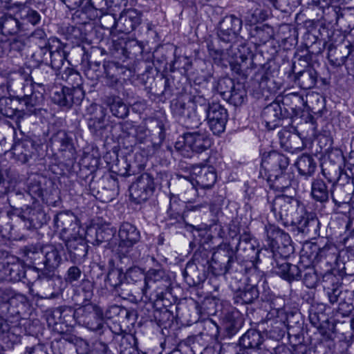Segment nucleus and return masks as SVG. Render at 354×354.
I'll return each instance as SVG.
<instances>
[{"label": "nucleus", "mask_w": 354, "mask_h": 354, "mask_svg": "<svg viewBox=\"0 0 354 354\" xmlns=\"http://www.w3.org/2000/svg\"><path fill=\"white\" fill-rule=\"evenodd\" d=\"M68 53L64 49V48L59 45L55 50H53L50 48L48 64L53 71L55 73L59 71L64 66L66 62H67Z\"/></svg>", "instance_id": "nucleus-39"}, {"label": "nucleus", "mask_w": 354, "mask_h": 354, "mask_svg": "<svg viewBox=\"0 0 354 354\" xmlns=\"http://www.w3.org/2000/svg\"><path fill=\"white\" fill-rule=\"evenodd\" d=\"M267 180L274 189L279 191H283L291 185V174L284 171L282 174H279L277 178H267Z\"/></svg>", "instance_id": "nucleus-55"}, {"label": "nucleus", "mask_w": 354, "mask_h": 354, "mask_svg": "<svg viewBox=\"0 0 354 354\" xmlns=\"http://www.w3.org/2000/svg\"><path fill=\"white\" fill-rule=\"evenodd\" d=\"M19 21L12 15H5L0 17V30L4 35H11L19 30Z\"/></svg>", "instance_id": "nucleus-45"}, {"label": "nucleus", "mask_w": 354, "mask_h": 354, "mask_svg": "<svg viewBox=\"0 0 354 354\" xmlns=\"http://www.w3.org/2000/svg\"><path fill=\"white\" fill-rule=\"evenodd\" d=\"M188 263H192L200 268H207V270L212 272V261H210L209 252L204 248L197 250L194 252L192 261Z\"/></svg>", "instance_id": "nucleus-51"}, {"label": "nucleus", "mask_w": 354, "mask_h": 354, "mask_svg": "<svg viewBox=\"0 0 354 354\" xmlns=\"http://www.w3.org/2000/svg\"><path fill=\"white\" fill-rule=\"evenodd\" d=\"M54 75L55 71L50 68L49 64L35 66L30 73L31 86L36 85L44 91V87L53 80Z\"/></svg>", "instance_id": "nucleus-24"}, {"label": "nucleus", "mask_w": 354, "mask_h": 354, "mask_svg": "<svg viewBox=\"0 0 354 354\" xmlns=\"http://www.w3.org/2000/svg\"><path fill=\"white\" fill-rule=\"evenodd\" d=\"M243 315L239 310L228 312L225 317L224 328L230 337L234 335L243 326Z\"/></svg>", "instance_id": "nucleus-35"}, {"label": "nucleus", "mask_w": 354, "mask_h": 354, "mask_svg": "<svg viewBox=\"0 0 354 354\" xmlns=\"http://www.w3.org/2000/svg\"><path fill=\"white\" fill-rule=\"evenodd\" d=\"M123 274L119 270H110L106 276L105 282L111 288L112 291L122 283Z\"/></svg>", "instance_id": "nucleus-62"}, {"label": "nucleus", "mask_w": 354, "mask_h": 354, "mask_svg": "<svg viewBox=\"0 0 354 354\" xmlns=\"http://www.w3.org/2000/svg\"><path fill=\"white\" fill-rule=\"evenodd\" d=\"M264 339L261 333L254 329H249L239 339V344L242 347L254 351H261Z\"/></svg>", "instance_id": "nucleus-31"}, {"label": "nucleus", "mask_w": 354, "mask_h": 354, "mask_svg": "<svg viewBox=\"0 0 354 354\" xmlns=\"http://www.w3.org/2000/svg\"><path fill=\"white\" fill-rule=\"evenodd\" d=\"M354 293L348 292L347 294L342 297V299L339 301L338 308L337 311L342 317L348 316L353 310L354 306L353 305V296Z\"/></svg>", "instance_id": "nucleus-57"}, {"label": "nucleus", "mask_w": 354, "mask_h": 354, "mask_svg": "<svg viewBox=\"0 0 354 354\" xmlns=\"http://www.w3.org/2000/svg\"><path fill=\"white\" fill-rule=\"evenodd\" d=\"M295 81L302 89H310L317 84V73L313 67L308 66L296 73Z\"/></svg>", "instance_id": "nucleus-34"}, {"label": "nucleus", "mask_w": 354, "mask_h": 354, "mask_svg": "<svg viewBox=\"0 0 354 354\" xmlns=\"http://www.w3.org/2000/svg\"><path fill=\"white\" fill-rule=\"evenodd\" d=\"M279 138L281 145H290V147H293L291 145V142L295 140H300L301 137L297 129L294 126L289 127H285L283 130L279 132Z\"/></svg>", "instance_id": "nucleus-56"}, {"label": "nucleus", "mask_w": 354, "mask_h": 354, "mask_svg": "<svg viewBox=\"0 0 354 354\" xmlns=\"http://www.w3.org/2000/svg\"><path fill=\"white\" fill-rule=\"evenodd\" d=\"M173 113L179 123L187 129H194L207 120L209 129L219 136L225 131L228 120L227 109L218 103L209 104L202 95H194L187 102H176Z\"/></svg>", "instance_id": "nucleus-2"}, {"label": "nucleus", "mask_w": 354, "mask_h": 354, "mask_svg": "<svg viewBox=\"0 0 354 354\" xmlns=\"http://www.w3.org/2000/svg\"><path fill=\"white\" fill-rule=\"evenodd\" d=\"M31 93L17 95L19 105L21 109L23 116L24 115H37L41 110L44 103V93L39 91H35L32 86Z\"/></svg>", "instance_id": "nucleus-18"}, {"label": "nucleus", "mask_w": 354, "mask_h": 354, "mask_svg": "<svg viewBox=\"0 0 354 354\" xmlns=\"http://www.w3.org/2000/svg\"><path fill=\"white\" fill-rule=\"evenodd\" d=\"M266 241L270 251V260L281 257H288L294 251L292 241L288 234L273 225L265 226Z\"/></svg>", "instance_id": "nucleus-6"}, {"label": "nucleus", "mask_w": 354, "mask_h": 354, "mask_svg": "<svg viewBox=\"0 0 354 354\" xmlns=\"http://www.w3.org/2000/svg\"><path fill=\"white\" fill-rule=\"evenodd\" d=\"M343 169L342 166L337 164H325L322 167V171L328 182L333 185L335 180H337L340 171H342Z\"/></svg>", "instance_id": "nucleus-58"}, {"label": "nucleus", "mask_w": 354, "mask_h": 354, "mask_svg": "<svg viewBox=\"0 0 354 354\" xmlns=\"http://www.w3.org/2000/svg\"><path fill=\"white\" fill-rule=\"evenodd\" d=\"M303 252L306 253V260L310 266L319 263L322 266L332 267L336 263L338 257L337 247L334 244L328 243L322 248L316 243H312L309 245V251L304 249Z\"/></svg>", "instance_id": "nucleus-10"}, {"label": "nucleus", "mask_w": 354, "mask_h": 354, "mask_svg": "<svg viewBox=\"0 0 354 354\" xmlns=\"http://www.w3.org/2000/svg\"><path fill=\"white\" fill-rule=\"evenodd\" d=\"M247 98V92L244 86L241 83H236L232 89L225 100L235 106H241Z\"/></svg>", "instance_id": "nucleus-48"}, {"label": "nucleus", "mask_w": 354, "mask_h": 354, "mask_svg": "<svg viewBox=\"0 0 354 354\" xmlns=\"http://www.w3.org/2000/svg\"><path fill=\"white\" fill-rule=\"evenodd\" d=\"M135 138L138 142L144 145H151L153 148L152 153H155L159 148V143L152 142L151 131L145 126H138L136 129Z\"/></svg>", "instance_id": "nucleus-52"}, {"label": "nucleus", "mask_w": 354, "mask_h": 354, "mask_svg": "<svg viewBox=\"0 0 354 354\" xmlns=\"http://www.w3.org/2000/svg\"><path fill=\"white\" fill-rule=\"evenodd\" d=\"M344 274H347V273L333 266L330 267V268L322 275L321 283L324 290L335 286H341Z\"/></svg>", "instance_id": "nucleus-37"}, {"label": "nucleus", "mask_w": 354, "mask_h": 354, "mask_svg": "<svg viewBox=\"0 0 354 354\" xmlns=\"http://www.w3.org/2000/svg\"><path fill=\"white\" fill-rule=\"evenodd\" d=\"M61 249L55 245L43 247L30 245L25 249L26 261L32 266L26 270L19 264L8 263L0 277H8L17 282L27 278L29 282L39 279L49 280L55 276V271L62 261Z\"/></svg>", "instance_id": "nucleus-1"}, {"label": "nucleus", "mask_w": 354, "mask_h": 354, "mask_svg": "<svg viewBox=\"0 0 354 354\" xmlns=\"http://www.w3.org/2000/svg\"><path fill=\"white\" fill-rule=\"evenodd\" d=\"M55 227L60 231V238L64 241L79 234L80 227L76 216L71 212H61L55 216Z\"/></svg>", "instance_id": "nucleus-15"}, {"label": "nucleus", "mask_w": 354, "mask_h": 354, "mask_svg": "<svg viewBox=\"0 0 354 354\" xmlns=\"http://www.w3.org/2000/svg\"><path fill=\"white\" fill-rule=\"evenodd\" d=\"M95 114L88 120V127L90 131L95 136H102L108 125L105 120L106 110L102 106H95Z\"/></svg>", "instance_id": "nucleus-33"}, {"label": "nucleus", "mask_w": 354, "mask_h": 354, "mask_svg": "<svg viewBox=\"0 0 354 354\" xmlns=\"http://www.w3.org/2000/svg\"><path fill=\"white\" fill-rule=\"evenodd\" d=\"M259 291L255 285L248 284L243 289H239L234 296L235 304H250L259 298Z\"/></svg>", "instance_id": "nucleus-36"}, {"label": "nucleus", "mask_w": 354, "mask_h": 354, "mask_svg": "<svg viewBox=\"0 0 354 354\" xmlns=\"http://www.w3.org/2000/svg\"><path fill=\"white\" fill-rule=\"evenodd\" d=\"M192 174L195 176L198 186L202 189H210L217 178L215 168L203 163L193 166Z\"/></svg>", "instance_id": "nucleus-21"}, {"label": "nucleus", "mask_w": 354, "mask_h": 354, "mask_svg": "<svg viewBox=\"0 0 354 354\" xmlns=\"http://www.w3.org/2000/svg\"><path fill=\"white\" fill-rule=\"evenodd\" d=\"M311 195L315 201L321 203L326 202L328 200L329 191L322 179L313 180L311 184Z\"/></svg>", "instance_id": "nucleus-43"}, {"label": "nucleus", "mask_w": 354, "mask_h": 354, "mask_svg": "<svg viewBox=\"0 0 354 354\" xmlns=\"http://www.w3.org/2000/svg\"><path fill=\"white\" fill-rule=\"evenodd\" d=\"M291 225L297 229L298 232L310 236L319 235V221L313 213L307 212L306 207L304 209V214L294 218Z\"/></svg>", "instance_id": "nucleus-19"}, {"label": "nucleus", "mask_w": 354, "mask_h": 354, "mask_svg": "<svg viewBox=\"0 0 354 354\" xmlns=\"http://www.w3.org/2000/svg\"><path fill=\"white\" fill-rule=\"evenodd\" d=\"M324 292L328 298L329 302L334 304L342 299V297L347 294L348 291H343L341 286H335L324 290Z\"/></svg>", "instance_id": "nucleus-64"}, {"label": "nucleus", "mask_w": 354, "mask_h": 354, "mask_svg": "<svg viewBox=\"0 0 354 354\" xmlns=\"http://www.w3.org/2000/svg\"><path fill=\"white\" fill-rule=\"evenodd\" d=\"M115 234V231L109 227H90L86 230L85 239L93 245H100L103 243L110 244Z\"/></svg>", "instance_id": "nucleus-27"}, {"label": "nucleus", "mask_w": 354, "mask_h": 354, "mask_svg": "<svg viewBox=\"0 0 354 354\" xmlns=\"http://www.w3.org/2000/svg\"><path fill=\"white\" fill-rule=\"evenodd\" d=\"M118 236L120 239L117 249L118 254L129 257L135 261L139 260L141 252L138 247H135L140 239V233L137 227L129 222H124L120 226Z\"/></svg>", "instance_id": "nucleus-7"}, {"label": "nucleus", "mask_w": 354, "mask_h": 354, "mask_svg": "<svg viewBox=\"0 0 354 354\" xmlns=\"http://www.w3.org/2000/svg\"><path fill=\"white\" fill-rule=\"evenodd\" d=\"M286 258L281 257L270 260L272 271L288 282L300 280L302 277L303 268L310 266L306 260V253L302 252L300 261L297 265L287 262Z\"/></svg>", "instance_id": "nucleus-9"}, {"label": "nucleus", "mask_w": 354, "mask_h": 354, "mask_svg": "<svg viewBox=\"0 0 354 354\" xmlns=\"http://www.w3.org/2000/svg\"><path fill=\"white\" fill-rule=\"evenodd\" d=\"M102 308L92 303H88L80 307L76 311L70 306H60L57 308L53 312L54 317H58L60 322H68L67 317H73L77 315L80 317L81 321L85 319L86 316L91 317L92 316L99 317L102 315Z\"/></svg>", "instance_id": "nucleus-16"}, {"label": "nucleus", "mask_w": 354, "mask_h": 354, "mask_svg": "<svg viewBox=\"0 0 354 354\" xmlns=\"http://www.w3.org/2000/svg\"><path fill=\"white\" fill-rule=\"evenodd\" d=\"M212 273L214 276L227 275V277H233L232 274H236L235 278L241 280L243 275L244 270L236 259V251L232 246L227 243L220 244L211 257Z\"/></svg>", "instance_id": "nucleus-3"}, {"label": "nucleus", "mask_w": 354, "mask_h": 354, "mask_svg": "<svg viewBox=\"0 0 354 354\" xmlns=\"http://www.w3.org/2000/svg\"><path fill=\"white\" fill-rule=\"evenodd\" d=\"M103 13L94 8L89 2L88 5L77 10L75 15L80 18V23L86 24L88 21L95 20L100 17Z\"/></svg>", "instance_id": "nucleus-50"}, {"label": "nucleus", "mask_w": 354, "mask_h": 354, "mask_svg": "<svg viewBox=\"0 0 354 354\" xmlns=\"http://www.w3.org/2000/svg\"><path fill=\"white\" fill-rule=\"evenodd\" d=\"M8 311L10 317H20L27 306V298L20 293H15L8 303Z\"/></svg>", "instance_id": "nucleus-44"}, {"label": "nucleus", "mask_w": 354, "mask_h": 354, "mask_svg": "<svg viewBox=\"0 0 354 354\" xmlns=\"http://www.w3.org/2000/svg\"><path fill=\"white\" fill-rule=\"evenodd\" d=\"M288 165V158L274 151L264 154L262 158L261 168L267 178H277L279 174L286 171Z\"/></svg>", "instance_id": "nucleus-14"}, {"label": "nucleus", "mask_w": 354, "mask_h": 354, "mask_svg": "<svg viewBox=\"0 0 354 354\" xmlns=\"http://www.w3.org/2000/svg\"><path fill=\"white\" fill-rule=\"evenodd\" d=\"M50 48L46 45L39 47L31 56V58L35 64L39 65L48 64Z\"/></svg>", "instance_id": "nucleus-60"}, {"label": "nucleus", "mask_w": 354, "mask_h": 354, "mask_svg": "<svg viewBox=\"0 0 354 354\" xmlns=\"http://www.w3.org/2000/svg\"><path fill=\"white\" fill-rule=\"evenodd\" d=\"M84 97V91L71 90L68 86L56 88L52 93V102L62 109H69L73 105H80Z\"/></svg>", "instance_id": "nucleus-13"}, {"label": "nucleus", "mask_w": 354, "mask_h": 354, "mask_svg": "<svg viewBox=\"0 0 354 354\" xmlns=\"http://www.w3.org/2000/svg\"><path fill=\"white\" fill-rule=\"evenodd\" d=\"M146 273L138 266L131 267L127 270L124 278L129 284L136 285L140 290V288L145 285Z\"/></svg>", "instance_id": "nucleus-42"}, {"label": "nucleus", "mask_w": 354, "mask_h": 354, "mask_svg": "<svg viewBox=\"0 0 354 354\" xmlns=\"http://www.w3.org/2000/svg\"><path fill=\"white\" fill-rule=\"evenodd\" d=\"M104 102L109 108L113 116L124 119L129 115V106L120 96L115 95H106L104 97Z\"/></svg>", "instance_id": "nucleus-30"}, {"label": "nucleus", "mask_w": 354, "mask_h": 354, "mask_svg": "<svg viewBox=\"0 0 354 354\" xmlns=\"http://www.w3.org/2000/svg\"><path fill=\"white\" fill-rule=\"evenodd\" d=\"M156 183L148 173L142 174L129 187L130 197L137 204L147 201L154 193Z\"/></svg>", "instance_id": "nucleus-12"}, {"label": "nucleus", "mask_w": 354, "mask_h": 354, "mask_svg": "<svg viewBox=\"0 0 354 354\" xmlns=\"http://www.w3.org/2000/svg\"><path fill=\"white\" fill-rule=\"evenodd\" d=\"M62 79L67 82L71 87V90H83L82 88V77L80 73L73 68L67 67L62 73Z\"/></svg>", "instance_id": "nucleus-46"}, {"label": "nucleus", "mask_w": 354, "mask_h": 354, "mask_svg": "<svg viewBox=\"0 0 354 354\" xmlns=\"http://www.w3.org/2000/svg\"><path fill=\"white\" fill-rule=\"evenodd\" d=\"M145 285L140 292L146 299L152 302L162 301L171 282L168 274L163 269L151 268L146 272Z\"/></svg>", "instance_id": "nucleus-5"}, {"label": "nucleus", "mask_w": 354, "mask_h": 354, "mask_svg": "<svg viewBox=\"0 0 354 354\" xmlns=\"http://www.w3.org/2000/svg\"><path fill=\"white\" fill-rule=\"evenodd\" d=\"M192 61L187 56H175L174 61L170 65V71H180L181 74L185 75L192 68Z\"/></svg>", "instance_id": "nucleus-54"}, {"label": "nucleus", "mask_w": 354, "mask_h": 354, "mask_svg": "<svg viewBox=\"0 0 354 354\" xmlns=\"http://www.w3.org/2000/svg\"><path fill=\"white\" fill-rule=\"evenodd\" d=\"M73 137V135L71 132L60 130L55 133L51 138L53 144L58 147L59 151L62 153L63 156L69 161H74L77 158Z\"/></svg>", "instance_id": "nucleus-20"}, {"label": "nucleus", "mask_w": 354, "mask_h": 354, "mask_svg": "<svg viewBox=\"0 0 354 354\" xmlns=\"http://www.w3.org/2000/svg\"><path fill=\"white\" fill-rule=\"evenodd\" d=\"M209 272H211L207 268H200L192 263H187L183 277L189 286H197L205 281Z\"/></svg>", "instance_id": "nucleus-28"}, {"label": "nucleus", "mask_w": 354, "mask_h": 354, "mask_svg": "<svg viewBox=\"0 0 354 354\" xmlns=\"http://www.w3.org/2000/svg\"><path fill=\"white\" fill-rule=\"evenodd\" d=\"M238 243L234 249L236 252H239L244 258L250 259L252 267L244 270V271L250 276L256 275L257 279H259L261 275L258 272L257 268L254 264V261L258 263L260 261L259 254L261 250L256 248L254 244L252 242L250 234H244L239 236L236 239Z\"/></svg>", "instance_id": "nucleus-11"}, {"label": "nucleus", "mask_w": 354, "mask_h": 354, "mask_svg": "<svg viewBox=\"0 0 354 354\" xmlns=\"http://www.w3.org/2000/svg\"><path fill=\"white\" fill-rule=\"evenodd\" d=\"M186 133L187 147L192 153H201L210 147V140L205 131H194Z\"/></svg>", "instance_id": "nucleus-25"}, {"label": "nucleus", "mask_w": 354, "mask_h": 354, "mask_svg": "<svg viewBox=\"0 0 354 354\" xmlns=\"http://www.w3.org/2000/svg\"><path fill=\"white\" fill-rule=\"evenodd\" d=\"M72 261L81 262L87 255L88 243L86 239L76 235L64 241Z\"/></svg>", "instance_id": "nucleus-22"}, {"label": "nucleus", "mask_w": 354, "mask_h": 354, "mask_svg": "<svg viewBox=\"0 0 354 354\" xmlns=\"http://www.w3.org/2000/svg\"><path fill=\"white\" fill-rule=\"evenodd\" d=\"M303 282L308 288H314L318 283V277L313 266H305L303 268Z\"/></svg>", "instance_id": "nucleus-59"}, {"label": "nucleus", "mask_w": 354, "mask_h": 354, "mask_svg": "<svg viewBox=\"0 0 354 354\" xmlns=\"http://www.w3.org/2000/svg\"><path fill=\"white\" fill-rule=\"evenodd\" d=\"M19 108L17 95L0 97V113L8 118L16 116L17 122L24 117L21 109H19Z\"/></svg>", "instance_id": "nucleus-29"}, {"label": "nucleus", "mask_w": 354, "mask_h": 354, "mask_svg": "<svg viewBox=\"0 0 354 354\" xmlns=\"http://www.w3.org/2000/svg\"><path fill=\"white\" fill-rule=\"evenodd\" d=\"M331 198L333 203L340 207L342 204H346L351 200L352 194H354V187L350 185L346 187L333 185L330 189Z\"/></svg>", "instance_id": "nucleus-38"}, {"label": "nucleus", "mask_w": 354, "mask_h": 354, "mask_svg": "<svg viewBox=\"0 0 354 354\" xmlns=\"http://www.w3.org/2000/svg\"><path fill=\"white\" fill-rule=\"evenodd\" d=\"M34 149V142L30 139H24L21 142L15 144V149L19 151L21 154L24 155L26 160L32 156Z\"/></svg>", "instance_id": "nucleus-61"}, {"label": "nucleus", "mask_w": 354, "mask_h": 354, "mask_svg": "<svg viewBox=\"0 0 354 354\" xmlns=\"http://www.w3.org/2000/svg\"><path fill=\"white\" fill-rule=\"evenodd\" d=\"M324 19L329 24H337L344 19H349L354 16V10L351 8H340L338 6L328 7L324 11Z\"/></svg>", "instance_id": "nucleus-32"}, {"label": "nucleus", "mask_w": 354, "mask_h": 354, "mask_svg": "<svg viewBox=\"0 0 354 354\" xmlns=\"http://www.w3.org/2000/svg\"><path fill=\"white\" fill-rule=\"evenodd\" d=\"M262 116L268 129L272 130L280 125V122L286 117V113H283L279 102H273L263 109Z\"/></svg>", "instance_id": "nucleus-26"}, {"label": "nucleus", "mask_w": 354, "mask_h": 354, "mask_svg": "<svg viewBox=\"0 0 354 354\" xmlns=\"http://www.w3.org/2000/svg\"><path fill=\"white\" fill-rule=\"evenodd\" d=\"M243 25L242 20L234 15H226L218 24L217 35L218 38L225 42H233Z\"/></svg>", "instance_id": "nucleus-17"}, {"label": "nucleus", "mask_w": 354, "mask_h": 354, "mask_svg": "<svg viewBox=\"0 0 354 354\" xmlns=\"http://www.w3.org/2000/svg\"><path fill=\"white\" fill-rule=\"evenodd\" d=\"M235 84L232 78L224 77L219 78L214 82L212 90L225 100Z\"/></svg>", "instance_id": "nucleus-47"}, {"label": "nucleus", "mask_w": 354, "mask_h": 354, "mask_svg": "<svg viewBox=\"0 0 354 354\" xmlns=\"http://www.w3.org/2000/svg\"><path fill=\"white\" fill-rule=\"evenodd\" d=\"M304 208V205L298 199L286 195L277 196L272 205L275 217L285 225L291 223L299 214H303Z\"/></svg>", "instance_id": "nucleus-8"}, {"label": "nucleus", "mask_w": 354, "mask_h": 354, "mask_svg": "<svg viewBox=\"0 0 354 354\" xmlns=\"http://www.w3.org/2000/svg\"><path fill=\"white\" fill-rule=\"evenodd\" d=\"M82 322L90 330L96 332L99 335L103 334L106 330L105 322L104 320V313L102 310V315L100 316H92L91 317H88V316H86L85 319H83Z\"/></svg>", "instance_id": "nucleus-53"}, {"label": "nucleus", "mask_w": 354, "mask_h": 354, "mask_svg": "<svg viewBox=\"0 0 354 354\" xmlns=\"http://www.w3.org/2000/svg\"><path fill=\"white\" fill-rule=\"evenodd\" d=\"M102 74V71L100 62L97 61H88V67L85 71L86 76L92 80H97Z\"/></svg>", "instance_id": "nucleus-63"}, {"label": "nucleus", "mask_w": 354, "mask_h": 354, "mask_svg": "<svg viewBox=\"0 0 354 354\" xmlns=\"http://www.w3.org/2000/svg\"><path fill=\"white\" fill-rule=\"evenodd\" d=\"M251 37L257 44H263L268 41L274 35L273 28L267 25L256 26L250 31Z\"/></svg>", "instance_id": "nucleus-41"}, {"label": "nucleus", "mask_w": 354, "mask_h": 354, "mask_svg": "<svg viewBox=\"0 0 354 354\" xmlns=\"http://www.w3.org/2000/svg\"><path fill=\"white\" fill-rule=\"evenodd\" d=\"M289 103H291L290 109L292 111L295 115H299L306 104L304 97L295 93H290L283 97V104L288 105Z\"/></svg>", "instance_id": "nucleus-49"}, {"label": "nucleus", "mask_w": 354, "mask_h": 354, "mask_svg": "<svg viewBox=\"0 0 354 354\" xmlns=\"http://www.w3.org/2000/svg\"><path fill=\"white\" fill-rule=\"evenodd\" d=\"M6 216L11 220L10 236L21 230H34L39 229L46 223V213L39 208L27 206L25 209H13L7 212Z\"/></svg>", "instance_id": "nucleus-4"}, {"label": "nucleus", "mask_w": 354, "mask_h": 354, "mask_svg": "<svg viewBox=\"0 0 354 354\" xmlns=\"http://www.w3.org/2000/svg\"><path fill=\"white\" fill-rule=\"evenodd\" d=\"M295 165L301 176H312L317 167V164L314 158L308 154H303L297 158Z\"/></svg>", "instance_id": "nucleus-40"}, {"label": "nucleus", "mask_w": 354, "mask_h": 354, "mask_svg": "<svg viewBox=\"0 0 354 354\" xmlns=\"http://www.w3.org/2000/svg\"><path fill=\"white\" fill-rule=\"evenodd\" d=\"M142 13L136 9H129L120 13L118 19V30L129 34L141 24Z\"/></svg>", "instance_id": "nucleus-23"}]
</instances>
